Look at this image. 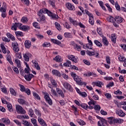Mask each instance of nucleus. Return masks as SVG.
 I'll return each mask as SVG.
<instances>
[{
    "mask_svg": "<svg viewBox=\"0 0 126 126\" xmlns=\"http://www.w3.org/2000/svg\"><path fill=\"white\" fill-rule=\"evenodd\" d=\"M71 75L74 78V80L76 82L77 84L78 85H80L82 86V85H85L86 86L87 85V83L83 82L81 79V77L76 75V74L74 73V72H71Z\"/></svg>",
    "mask_w": 126,
    "mask_h": 126,
    "instance_id": "obj_1",
    "label": "nucleus"
},
{
    "mask_svg": "<svg viewBox=\"0 0 126 126\" xmlns=\"http://www.w3.org/2000/svg\"><path fill=\"white\" fill-rule=\"evenodd\" d=\"M15 106L17 113L22 114H26V111H25V110H24V109H23L21 106L17 104H16Z\"/></svg>",
    "mask_w": 126,
    "mask_h": 126,
    "instance_id": "obj_2",
    "label": "nucleus"
},
{
    "mask_svg": "<svg viewBox=\"0 0 126 126\" xmlns=\"http://www.w3.org/2000/svg\"><path fill=\"white\" fill-rule=\"evenodd\" d=\"M100 121H98L97 122V125L98 126H106L105 125L108 124L107 120L104 119L103 118H100Z\"/></svg>",
    "mask_w": 126,
    "mask_h": 126,
    "instance_id": "obj_3",
    "label": "nucleus"
},
{
    "mask_svg": "<svg viewBox=\"0 0 126 126\" xmlns=\"http://www.w3.org/2000/svg\"><path fill=\"white\" fill-rule=\"evenodd\" d=\"M12 47L13 48V51L15 53H18L19 52V48L18 47L17 42H13L12 43Z\"/></svg>",
    "mask_w": 126,
    "mask_h": 126,
    "instance_id": "obj_4",
    "label": "nucleus"
},
{
    "mask_svg": "<svg viewBox=\"0 0 126 126\" xmlns=\"http://www.w3.org/2000/svg\"><path fill=\"white\" fill-rule=\"evenodd\" d=\"M44 98L45 99L46 102L48 103L49 105L53 104V101H52V99H51V98H50V96H49V94L46 93L45 94Z\"/></svg>",
    "mask_w": 126,
    "mask_h": 126,
    "instance_id": "obj_5",
    "label": "nucleus"
},
{
    "mask_svg": "<svg viewBox=\"0 0 126 126\" xmlns=\"http://www.w3.org/2000/svg\"><path fill=\"white\" fill-rule=\"evenodd\" d=\"M87 53L88 55L89 56H90L91 57H92V56H95L96 58H98V57H99V53H98L95 51H91L89 50H87Z\"/></svg>",
    "mask_w": 126,
    "mask_h": 126,
    "instance_id": "obj_6",
    "label": "nucleus"
},
{
    "mask_svg": "<svg viewBox=\"0 0 126 126\" xmlns=\"http://www.w3.org/2000/svg\"><path fill=\"white\" fill-rule=\"evenodd\" d=\"M68 59H69L72 62H74L75 63H78V59L77 58H75V56L73 55H68Z\"/></svg>",
    "mask_w": 126,
    "mask_h": 126,
    "instance_id": "obj_7",
    "label": "nucleus"
},
{
    "mask_svg": "<svg viewBox=\"0 0 126 126\" xmlns=\"http://www.w3.org/2000/svg\"><path fill=\"white\" fill-rule=\"evenodd\" d=\"M63 86L65 89H67V90H69V91H72L73 89L72 87H71V86L68 84L67 82H64L63 83Z\"/></svg>",
    "mask_w": 126,
    "mask_h": 126,
    "instance_id": "obj_8",
    "label": "nucleus"
},
{
    "mask_svg": "<svg viewBox=\"0 0 126 126\" xmlns=\"http://www.w3.org/2000/svg\"><path fill=\"white\" fill-rule=\"evenodd\" d=\"M20 26H22V24L19 23H15V24H13L11 29L12 30H14L15 31H16V30H17V27L19 28Z\"/></svg>",
    "mask_w": 126,
    "mask_h": 126,
    "instance_id": "obj_9",
    "label": "nucleus"
},
{
    "mask_svg": "<svg viewBox=\"0 0 126 126\" xmlns=\"http://www.w3.org/2000/svg\"><path fill=\"white\" fill-rule=\"evenodd\" d=\"M38 15L40 18V22H42V21H45V16H44V14H43V12H41V10H40L39 12L38 13Z\"/></svg>",
    "mask_w": 126,
    "mask_h": 126,
    "instance_id": "obj_10",
    "label": "nucleus"
},
{
    "mask_svg": "<svg viewBox=\"0 0 126 126\" xmlns=\"http://www.w3.org/2000/svg\"><path fill=\"white\" fill-rule=\"evenodd\" d=\"M66 6L69 10H75V7L70 3H66Z\"/></svg>",
    "mask_w": 126,
    "mask_h": 126,
    "instance_id": "obj_11",
    "label": "nucleus"
},
{
    "mask_svg": "<svg viewBox=\"0 0 126 126\" xmlns=\"http://www.w3.org/2000/svg\"><path fill=\"white\" fill-rule=\"evenodd\" d=\"M40 11L41 12H42V13H47V14H48V15H49V16H51V15H52V14H53V13H52V12H51L50 11H49V10L47 9H40Z\"/></svg>",
    "mask_w": 126,
    "mask_h": 126,
    "instance_id": "obj_12",
    "label": "nucleus"
},
{
    "mask_svg": "<svg viewBox=\"0 0 126 126\" xmlns=\"http://www.w3.org/2000/svg\"><path fill=\"white\" fill-rule=\"evenodd\" d=\"M116 115H118L119 117H125L126 113H124V111L122 110L119 109L116 111Z\"/></svg>",
    "mask_w": 126,
    "mask_h": 126,
    "instance_id": "obj_13",
    "label": "nucleus"
},
{
    "mask_svg": "<svg viewBox=\"0 0 126 126\" xmlns=\"http://www.w3.org/2000/svg\"><path fill=\"white\" fill-rule=\"evenodd\" d=\"M24 77L26 80H27L28 81H30L31 79H32V78L34 77V75L32 74H30L29 75H25Z\"/></svg>",
    "mask_w": 126,
    "mask_h": 126,
    "instance_id": "obj_14",
    "label": "nucleus"
},
{
    "mask_svg": "<svg viewBox=\"0 0 126 126\" xmlns=\"http://www.w3.org/2000/svg\"><path fill=\"white\" fill-rule=\"evenodd\" d=\"M38 122L39 123L40 125L42 126H47V124L45 123V121L43 119L38 117Z\"/></svg>",
    "mask_w": 126,
    "mask_h": 126,
    "instance_id": "obj_15",
    "label": "nucleus"
},
{
    "mask_svg": "<svg viewBox=\"0 0 126 126\" xmlns=\"http://www.w3.org/2000/svg\"><path fill=\"white\" fill-rule=\"evenodd\" d=\"M31 41L29 40H26L25 41V47L27 49H30V47H31Z\"/></svg>",
    "mask_w": 126,
    "mask_h": 126,
    "instance_id": "obj_16",
    "label": "nucleus"
},
{
    "mask_svg": "<svg viewBox=\"0 0 126 126\" xmlns=\"http://www.w3.org/2000/svg\"><path fill=\"white\" fill-rule=\"evenodd\" d=\"M56 90L57 91L58 94L59 95H60L62 98H63L64 97V94H63V92L62 90H61L60 88H57Z\"/></svg>",
    "mask_w": 126,
    "mask_h": 126,
    "instance_id": "obj_17",
    "label": "nucleus"
},
{
    "mask_svg": "<svg viewBox=\"0 0 126 126\" xmlns=\"http://www.w3.org/2000/svg\"><path fill=\"white\" fill-rule=\"evenodd\" d=\"M23 55L24 60L26 62H29V57H30V55L31 54H30L29 53H25Z\"/></svg>",
    "mask_w": 126,
    "mask_h": 126,
    "instance_id": "obj_18",
    "label": "nucleus"
},
{
    "mask_svg": "<svg viewBox=\"0 0 126 126\" xmlns=\"http://www.w3.org/2000/svg\"><path fill=\"white\" fill-rule=\"evenodd\" d=\"M102 42L105 46H108L109 45V41L107 39V37L102 35Z\"/></svg>",
    "mask_w": 126,
    "mask_h": 126,
    "instance_id": "obj_19",
    "label": "nucleus"
},
{
    "mask_svg": "<svg viewBox=\"0 0 126 126\" xmlns=\"http://www.w3.org/2000/svg\"><path fill=\"white\" fill-rule=\"evenodd\" d=\"M52 73L54 75H56V76H59V77H61L62 76V74H61L60 71H58L57 70H53Z\"/></svg>",
    "mask_w": 126,
    "mask_h": 126,
    "instance_id": "obj_20",
    "label": "nucleus"
},
{
    "mask_svg": "<svg viewBox=\"0 0 126 126\" xmlns=\"http://www.w3.org/2000/svg\"><path fill=\"white\" fill-rule=\"evenodd\" d=\"M69 20L70 22L72 23L73 25H74V26H77V25H78V24L77 23V21L74 20L73 19H72V18H71V17L69 18Z\"/></svg>",
    "mask_w": 126,
    "mask_h": 126,
    "instance_id": "obj_21",
    "label": "nucleus"
},
{
    "mask_svg": "<svg viewBox=\"0 0 126 126\" xmlns=\"http://www.w3.org/2000/svg\"><path fill=\"white\" fill-rule=\"evenodd\" d=\"M19 29L21 30H22L23 31H28V30H29V26H20Z\"/></svg>",
    "mask_w": 126,
    "mask_h": 126,
    "instance_id": "obj_22",
    "label": "nucleus"
},
{
    "mask_svg": "<svg viewBox=\"0 0 126 126\" xmlns=\"http://www.w3.org/2000/svg\"><path fill=\"white\" fill-rule=\"evenodd\" d=\"M1 120L2 123H4L5 125H9V124H10V121L7 118H2Z\"/></svg>",
    "mask_w": 126,
    "mask_h": 126,
    "instance_id": "obj_23",
    "label": "nucleus"
},
{
    "mask_svg": "<svg viewBox=\"0 0 126 126\" xmlns=\"http://www.w3.org/2000/svg\"><path fill=\"white\" fill-rule=\"evenodd\" d=\"M6 36L8 37V38H10L12 41H15V37L13 35L11 34L10 33L8 32L6 33Z\"/></svg>",
    "mask_w": 126,
    "mask_h": 126,
    "instance_id": "obj_24",
    "label": "nucleus"
},
{
    "mask_svg": "<svg viewBox=\"0 0 126 126\" xmlns=\"http://www.w3.org/2000/svg\"><path fill=\"white\" fill-rule=\"evenodd\" d=\"M117 40V36H116V34H111V41L114 44H116V41Z\"/></svg>",
    "mask_w": 126,
    "mask_h": 126,
    "instance_id": "obj_25",
    "label": "nucleus"
},
{
    "mask_svg": "<svg viewBox=\"0 0 126 126\" xmlns=\"http://www.w3.org/2000/svg\"><path fill=\"white\" fill-rule=\"evenodd\" d=\"M115 21L117 23H122L123 22V19L120 17H116L115 18Z\"/></svg>",
    "mask_w": 126,
    "mask_h": 126,
    "instance_id": "obj_26",
    "label": "nucleus"
},
{
    "mask_svg": "<svg viewBox=\"0 0 126 126\" xmlns=\"http://www.w3.org/2000/svg\"><path fill=\"white\" fill-rule=\"evenodd\" d=\"M50 81H51L52 85H53V86H54V87H55L56 88H57V87H58V84H57V81H56V80H55L53 78H51L50 79Z\"/></svg>",
    "mask_w": 126,
    "mask_h": 126,
    "instance_id": "obj_27",
    "label": "nucleus"
},
{
    "mask_svg": "<svg viewBox=\"0 0 126 126\" xmlns=\"http://www.w3.org/2000/svg\"><path fill=\"white\" fill-rule=\"evenodd\" d=\"M51 42L54 43V44H56V45H61L62 44V42L57 39H51Z\"/></svg>",
    "mask_w": 126,
    "mask_h": 126,
    "instance_id": "obj_28",
    "label": "nucleus"
},
{
    "mask_svg": "<svg viewBox=\"0 0 126 126\" xmlns=\"http://www.w3.org/2000/svg\"><path fill=\"white\" fill-rule=\"evenodd\" d=\"M6 60L8 61V63L12 65L13 64V62H12V60H11V56L10 55H7L6 57Z\"/></svg>",
    "mask_w": 126,
    "mask_h": 126,
    "instance_id": "obj_29",
    "label": "nucleus"
},
{
    "mask_svg": "<svg viewBox=\"0 0 126 126\" xmlns=\"http://www.w3.org/2000/svg\"><path fill=\"white\" fill-rule=\"evenodd\" d=\"M6 105L8 111H9V112H13V109H12V105H11V104L8 102L7 104H6Z\"/></svg>",
    "mask_w": 126,
    "mask_h": 126,
    "instance_id": "obj_30",
    "label": "nucleus"
},
{
    "mask_svg": "<svg viewBox=\"0 0 126 126\" xmlns=\"http://www.w3.org/2000/svg\"><path fill=\"white\" fill-rule=\"evenodd\" d=\"M90 100V101L88 103V105L90 106V105H95V104H96L97 101L94 100L93 98H89Z\"/></svg>",
    "mask_w": 126,
    "mask_h": 126,
    "instance_id": "obj_31",
    "label": "nucleus"
},
{
    "mask_svg": "<svg viewBox=\"0 0 126 126\" xmlns=\"http://www.w3.org/2000/svg\"><path fill=\"white\" fill-rule=\"evenodd\" d=\"M54 60L55 61H56V62H62L63 61V59H62V58L61 57V56H56Z\"/></svg>",
    "mask_w": 126,
    "mask_h": 126,
    "instance_id": "obj_32",
    "label": "nucleus"
},
{
    "mask_svg": "<svg viewBox=\"0 0 126 126\" xmlns=\"http://www.w3.org/2000/svg\"><path fill=\"white\" fill-rule=\"evenodd\" d=\"M72 45L78 50V51H80L81 50V46L77 45V44H75L74 42H72Z\"/></svg>",
    "mask_w": 126,
    "mask_h": 126,
    "instance_id": "obj_33",
    "label": "nucleus"
},
{
    "mask_svg": "<svg viewBox=\"0 0 126 126\" xmlns=\"http://www.w3.org/2000/svg\"><path fill=\"white\" fill-rule=\"evenodd\" d=\"M55 25L57 28L59 30V31H61L62 30V27H61V25L57 22H55Z\"/></svg>",
    "mask_w": 126,
    "mask_h": 126,
    "instance_id": "obj_34",
    "label": "nucleus"
},
{
    "mask_svg": "<svg viewBox=\"0 0 126 126\" xmlns=\"http://www.w3.org/2000/svg\"><path fill=\"white\" fill-rule=\"evenodd\" d=\"M94 84L95 85H96V86H97L98 87H102V85H104L103 82L100 81H97L94 83Z\"/></svg>",
    "mask_w": 126,
    "mask_h": 126,
    "instance_id": "obj_35",
    "label": "nucleus"
},
{
    "mask_svg": "<svg viewBox=\"0 0 126 126\" xmlns=\"http://www.w3.org/2000/svg\"><path fill=\"white\" fill-rule=\"evenodd\" d=\"M18 102L21 105H26V101L24 100V99H18Z\"/></svg>",
    "mask_w": 126,
    "mask_h": 126,
    "instance_id": "obj_36",
    "label": "nucleus"
},
{
    "mask_svg": "<svg viewBox=\"0 0 126 126\" xmlns=\"http://www.w3.org/2000/svg\"><path fill=\"white\" fill-rule=\"evenodd\" d=\"M34 63V66L36 68V69H37V70H40V69H41V68L40 67L38 62L35 61L34 63Z\"/></svg>",
    "mask_w": 126,
    "mask_h": 126,
    "instance_id": "obj_37",
    "label": "nucleus"
},
{
    "mask_svg": "<svg viewBox=\"0 0 126 126\" xmlns=\"http://www.w3.org/2000/svg\"><path fill=\"white\" fill-rule=\"evenodd\" d=\"M64 36L65 38H72V35L70 32H65Z\"/></svg>",
    "mask_w": 126,
    "mask_h": 126,
    "instance_id": "obj_38",
    "label": "nucleus"
},
{
    "mask_svg": "<svg viewBox=\"0 0 126 126\" xmlns=\"http://www.w3.org/2000/svg\"><path fill=\"white\" fill-rule=\"evenodd\" d=\"M77 122L78 124H79L80 126H84V125H86V123L83 120H80V119H78L77 120Z\"/></svg>",
    "mask_w": 126,
    "mask_h": 126,
    "instance_id": "obj_39",
    "label": "nucleus"
},
{
    "mask_svg": "<svg viewBox=\"0 0 126 126\" xmlns=\"http://www.w3.org/2000/svg\"><path fill=\"white\" fill-rule=\"evenodd\" d=\"M64 66H71V62L69 61H67L66 63H63Z\"/></svg>",
    "mask_w": 126,
    "mask_h": 126,
    "instance_id": "obj_40",
    "label": "nucleus"
},
{
    "mask_svg": "<svg viewBox=\"0 0 126 126\" xmlns=\"http://www.w3.org/2000/svg\"><path fill=\"white\" fill-rule=\"evenodd\" d=\"M33 96L34 97L35 99H37V100H40L41 98H40V96L38 95L36 92H33Z\"/></svg>",
    "mask_w": 126,
    "mask_h": 126,
    "instance_id": "obj_41",
    "label": "nucleus"
},
{
    "mask_svg": "<svg viewBox=\"0 0 126 126\" xmlns=\"http://www.w3.org/2000/svg\"><path fill=\"white\" fill-rule=\"evenodd\" d=\"M15 63L16 64H17V67H20V66H21V64H20V61L18 59H15Z\"/></svg>",
    "mask_w": 126,
    "mask_h": 126,
    "instance_id": "obj_42",
    "label": "nucleus"
},
{
    "mask_svg": "<svg viewBox=\"0 0 126 126\" xmlns=\"http://www.w3.org/2000/svg\"><path fill=\"white\" fill-rule=\"evenodd\" d=\"M108 122L110 125H113L114 124V117H109L108 118Z\"/></svg>",
    "mask_w": 126,
    "mask_h": 126,
    "instance_id": "obj_43",
    "label": "nucleus"
},
{
    "mask_svg": "<svg viewBox=\"0 0 126 126\" xmlns=\"http://www.w3.org/2000/svg\"><path fill=\"white\" fill-rule=\"evenodd\" d=\"M19 86L20 87V91L22 92H25V90H26V89L25 88V87H24V86L21 84H19Z\"/></svg>",
    "mask_w": 126,
    "mask_h": 126,
    "instance_id": "obj_44",
    "label": "nucleus"
},
{
    "mask_svg": "<svg viewBox=\"0 0 126 126\" xmlns=\"http://www.w3.org/2000/svg\"><path fill=\"white\" fill-rule=\"evenodd\" d=\"M81 107L85 109V110H88V105L85 103H82L81 104Z\"/></svg>",
    "mask_w": 126,
    "mask_h": 126,
    "instance_id": "obj_45",
    "label": "nucleus"
},
{
    "mask_svg": "<svg viewBox=\"0 0 126 126\" xmlns=\"http://www.w3.org/2000/svg\"><path fill=\"white\" fill-rule=\"evenodd\" d=\"M86 48L89 50H92V49H93V44L88 43L86 44Z\"/></svg>",
    "mask_w": 126,
    "mask_h": 126,
    "instance_id": "obj_46",
    "label": "nucleus"
},
{
    "mask_svg": "<svg viewBox=\"0 0 126 126\" xmlns=\"http://www.w3.org/2000/svg\"><path fill=\"white\" fill-rule=\"evenodd\" d=\"M94 44H95V45H96V46H97L98 47H102V44L101 43H100V42H99L98 40H95L94 41Z\"/></svg>",
    "mask_w": 126,
    "mask_h": 126,
    "instance_id": "obj_47",
    "label": "nucleus"
},
{
    "mask_svg": "<svg viewBox=\"0 0 126 126\" xmlns=\"http://www.w3.org/2000/svg\"><path fill=\"white\" fill-rule=\"evenodd\" d=\"M10 92L11 94H12V95H14V96H15V95H16V93H15V91L14 90V89L11 88H10Z\"/></svg>",
    "mask_w": 126,
    "mask_h": 126,
    "instance_id": "obj_48",
    "label": "nucleus"
},
{
    "mask_svg": "<svg viewBox=\"0 0 126 126\" xmlns=\"http://www.w3.org/2000/svg\"><path fill=\"white\" fill-rule=\"evenodd\" d=\"M15 34L16 36H20L21 37H22L23 36V32H16Z\"/></svg>",
    "mask_w": 126,
    "mask_h": 126,
    "instance_id": "obj_49",
    "label": "nucleus"
},
{
    "mask_svg": "<svg viewBox=\"0 0 126 126\" xmlns=\"http://www.w3.org/2000/svg\"><path fill=\"white\" fill-rule=\"evenodd\" d=\"M30 122H29L28 121L26 120H23L22 121L23 125H25V126H29V124Z\"/></svg>",
    "mask_w": 126,
    "mask_h": 126,
    "instance_id": "obj_50",
    "label": "nucleus"
},
{
    "mask_svg": "<svg viewBox=\"0 0 126 126\" xmlns=\"http://www.w3.org/2000/svg\"><path fill=\"white\" fill-rule=\"evenodd\" d=\"M94 17H90L89 18V23H90V24H91V25H94Z\"/></svg>",
    "mask_w": 126,
    "mask_h": 126,
    "instance_id": "obj_51",
    "label": "nucleus"
},
{
    "mask_svg": "<svg viewBox=\"0 0 126 126\" xmlns=\"http://www.w3.org/2000/svg\"><path fill=\"white\" fill-rule=\"evenodd\" d=\"M29 115H30L32 118L33 117V115H34V111H33L32 109H29Z\"/></svg>",
    "mask_w": 126,
    "mask_h": 126,
    "instance_id": "obj_52",
    "label": "nucleus"
},
{
    "mask_svg": "<svg viewBox=\"0 0 126 126\" xmlns=\"http://www.w3.org/2000/svg\"><path fill=\"white\" fill-rule=\"evenodd\" d=\"M94 109L96 111H100L101 110V107L99 105H96L94 106Z\"/></svg>",
    "mask_w": 126,
    "mask_h": 126,
    "instance_id": "obj_53",
    "label": "nucleus"
},
{
    "mask_svg": "<svg viewBox=\"0 0 126 126\" xmlns=\"http://www.w3.org/2000/svg\"><path fill=\"white\" fill-rule=\"evenodd\" d=\"M21 21L23 23H26L28 21V19H27V17H23L21 19Z\"/></svg>",
    "mask_w": 126,
    "mask_h": 126,
    "instance_id": "obj_54",
    "label": "nucleus"
},
{
    "mask_svg": "<svg viewBox=\"0 0 126 126\" xmlns=\"http://www.w3.org/2000/svg\"><path fill=\"white\" fill-rule=\"evenodd\" d=\"M115 7L117 10H121V7H120V5L118 3V1L115 2Z\"/></svg>",
    "mask_w": 126,
    "mask_h": 126,
    "instance_id": "obj_55",
    "label": "nucleus"
},
{
    "mask_svg": "<svg viewBox=\"0 0 126 126\" xmlns=\"http://www.w3.org/2000/svg\"><path fill=\"white\" fill-rule=\"evenodd\" d=\"M104 95L107 99H111L112 98V95L109 93H105L104 94Z\"/></svg>",
    "mask_w": 126,
    "mask_h": 126,
    "instance_id": "obj_56",
    "label": "nucleus"
},
{
    "mask_svg": "<svg viewBox=\"0 0 126 126\" xmlns=\"http://www.w3.org/2000/svg\"><path fill=\"white\" fill-rule=\"evenodd\" d=\"M33 26H34V27H35V28H37L38 29H39V28H40V26H39V24H38V23H37V22L33 23Z\"/></svg>",
    "mask_w": 126,
    "mask_h": 126,
    "instance_id": "obj_57",
    "label": "nucleus"
},
{
    "mask_svg": "<svg viewBox=\"0 0 126 126\" xmlns=\"http://www.w3.org/2000/svg\"><path fill=\"white\" fill-rule=\"evenodd\" d=\"M107 21H109V22H114V17H110L107 19Z\"/></svg>",
    "mask_w": 126,
    "mask_h": 126,
    "instance_id": "obj_58",
    "label": "nucleus"
},
{
    "mask_svg": "<svg viewBox=\"0 0 126 126\" xmlns=\"http://www.w3.org/2000/svg\"><path fill=\"white\" fill-rule=\"evenodd\" d=\"M118 59L120 62H125L126 61V58L123 56H120Z\"/></svg>",
    "mask_w": 126,
    "mask_h": 126,
    "instance_id": "obj_59",
    "label": "nucleus"
},
{
    "mask_svg": "<svg viewBox=\"0 0 126 126\" xmlns=\"http://www.w3.org/2000/svg\"><path fill=\"white\" fill-rule=\"evenodd\" d=\"M43 47H50L51 46V43L49 42H44V44H42Z\"/></svg>",
    "mask_w": 126,
    "mask_h": 126,
    "instance_id": "obj_60",
    "label": "nucleus"
},
{
    "mask_svg": "<svg viewBox=\"0 0 126 126\" xmlns=\"http://www.w3.org/2000/svg\"><path fill=\"white\" fill-rule=\"evenodd\" d=\"M25 92V93H27V95H30V94H31V91L28 88L26 89Z\"/></svg>",
    "mask_w": 126,
    "mask_h": 126,
    "instance_id": "obj_61",
    "label": "nucleus"
},
{
    "mask_svg": "<svg viewBox=\"0 0 126 126\" xmlns=\"http://www.w3.org/2000/svg\"><path fill=\"white\" fill-rule=\"evenodd\" d=\"M65 28H66L67 29H69L70 28V26L68 25L67 22H65V24L63 25Z\"/></svg>",
    "mask_w": 126,
    "mask_h": 126,
    "instance_id": "obj_62",
    "label": "nucleus"
},
{
    "mask_svg": "<svg viewBox=\"0 0 126 126\" xmlns=\"http://www.w3.org/2000/svg\"><path fill=\"white\" fill-rule=\"evenodd\" d=\"M16 56L18 58V59H21V58H22V56L20 53H16Z\"/></svg>",
    "mask_w": 126,
    "mask_h": 126,
    "instance_id": "obj_63",
    "label": "nucleus"
},
{
    "mask_svg": "<svg viewBox=\"0 0 126 126\" xmlns=\"http://www.w3.org/2000/svg\"><path fill=\"white\" fill-rule=\"evenodd\" d=\"M14 123H15L16 125L19 126H21V123L19 122V121L17 120H15L13 121Z\"/></svg>",
    "mask_w": 126,
    "mask_h": 126,
    "instance_id": "obj_64",
    "label": "nucleus"
}]
</instances>
